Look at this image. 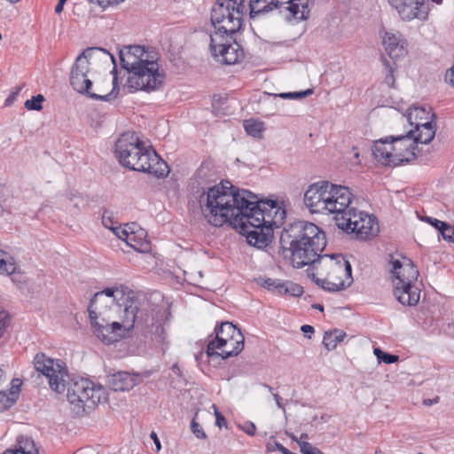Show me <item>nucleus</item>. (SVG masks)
<instances>
[{
    "label": "nucleus",
    "mask_w": 454,
    "mask_h": 454,
    "mask_svg": "<svg viewBox=\"0 0 454 454\" xmlns=\"http://www.w3.org/2000/svg\"><path fill=\"white\" fill-rule=\"evenodd\" d=\"M140 301L124 286L106 288L96 293L88 307L94 334L106 345L120 340L134 327L147 330L153 341L163 353L168 348L164 327L169 313L163 308L152 309L151 313L139 309Z\"/></svg>",
    "instance_id": "1"
},
{
    "label": "nucleus",
    "mask_w": 454,
    "mask_h": 454,
    "mask_svg": "<svg viewBox=\"0 0 454 454\" xmlns=\"http://www.w3.org/2000/svg\"><path fill=\"white\" fill-rule=\"evenodd\" d=\"M211 188L203 192L199 203L201 213L207 222L215 227L229 223L233 228L244 231L248 244L258 248L266 247L272 240L273 229L262 223L257 216H253L246 211V206H237L231 202L220 205V200H214Z\"/></svg>",
    "instance_id": "2"
},
{
    "label": "nucleus",
    "mask_w": 454,
    "mask_h": 454,
    "mask_svg": "<svg viewBox=\"0 0 454 454\" xmlns=\"http://www.w3.org/2000/svg\"><path fill=\"white\" fill-rule=\"evenodd\" d=\"M35 371L48 380L50 388L56 393L67 391V397L71 404L91 409L100 403L104 388L89 379L73 378L69 380L67 368L60 359H52L43 353L35 355L33 360Z\"/></svg>",
    "instance_id": "3"
},
{
    "label": "nucleus",
    "mask_w": 454,
    "mask_h": 454,
    "mask_svg": "<svg viewBox=\"0 0 454 454\" xmlns=\"http://www.w3.org/2000/svg\"><path fill=\"white\" fill-rule=\"evenodd\" d=\"M279 244V254L293 267L301 269L324 259L321 253L326 247L325 233L313 223L298 221L281 231Z\"/></svg>",
    "instance_id": "4"
},
{
    "label": "nucleus",
    "mask_w": 454,
    "mask_h": 454,
    "mask_svg": "<svg viewBox=\"0 0 454 454\" xmlns=\"http://www.w3.org/2000/svg\"><path fill=\"white\" fill-rule=\"evenodd\" d=\"M121 67L129 73L126 86L129 92L160 89L165 73L160 68V55L153 48L129 45L120 51Z\"/></svg>",
    "instance_id": "5"
},
{
    "label": "nucleus",
    "mask_w": 454,
    "mask_h": 454,
    "mask_svg": "<svg viewBox=\"0 0 454 454\" xmlns=\"http://www.w3.org/2000/svg\"><path fill=\"white\" fill-rule=\"evenodd\" d=\"M210 188L212 193L210 197L214 200H220V204L223 205L232 202L237 206H242V207L246 205V211L248 214L257 216L260 223L272 229L281 226L286 216V210L276 200H259L256 194L247 190H239L229 181L221 182Z\"/></svg>",
    "instance_id": "6"
},
{
    "label": "nucleus",
    "mask_w": 454,
    "mask_h": 454,
    "mask_svg": "<svg viewBox=\"0 0 454 454\" xmlns=\"http://www.w3.org/2000/svg\"><path fill=\"white\" fill-rule=\"evenodd\" d=\"M119 163L129 169L164 177L169 173L168 164L154 150L147 149L134 132L121 134L115 143Z\"/></svg>",
    "instance_id": "7"
},
{
    "label": "nucleus",
    "mask_w": 454,
    "mask_h": 454,
    "mask_svg": "<svg viewBox=\"0 0 454 454\" xmlns=\"http://www.w3.org/2000/svg\"><path fill=\"white\" fill-rule=\"evenodd\" d=\"M352 193L348 187L337 185L329 181L310 184L304 193V205L311 213L334 214L351 202Z\"/></svg>",
    "instance_id": "8"
},
{
    "label": "nucleus",
    "mask_w": 454,
    "mask_h": 454,
    "mask_svg": "<svg viewBox=\"0 0 454 454\" xmlns=\"http://www.w3.org/2000/svg\"><path fill=\"white\" fill-rule=\"evenodd\" d=\"M95 52H103L104 54H109V52L99 47H90L85 49L75 59L71 72H70V83L74 90L79 93L86 94L90 98L100 101H111L115 98L119 92V86L117 82L116 68L114 67L113 73L114 74L113 79V89L106 95H99L97 93L90 92V90L92 86V82L88 78V73L90 71L89 59L92 57Z\"/></svg>",
    "instance_id": "9"
},
{
    "label": "nucleus",
    "mask_w": 454,
    "mask_h": 454,
    "mask_svg": "<svg viewBox=\"0 0 454 454\" xmlns=\"http://www.w3.org/2000/svg\"><path fill=\"white\" fill-rule=\"evenodd\" d=\"M246 0H218L211 10L212 33L233 35L242 26Z\"/></svg>",
    "instance_id": "10"
},
{
    "label": "nucleus",
    "mask_w": 454,
    "mask_h": 454,
    "mask_svg": "<svg viewBox=\"0 0 454 454\" xmlns=\"http://www.w3.org/2000/svg\"><path fill=\"white\" fill-rule=\"evenodd\" d=\"M326 258L325 262L320 261L324 270L326 271L325 278H319L312 274L314 282L323 289L330 292H337L348 287L352 282L351 264L341 254L323 255Z\"/></svg>",
    "instance_id": "11"
},
{
    "label": "nucleus",
    "mask_w": 454,
    "mask_h": 454,
    "mask_svg": "<svg viewBox=\"0 0 454 454\" xmlns=\"http://www.w3.org/2000/svg\"><path fill=\"white\" fill-rule=\"evenodd\" d=\"M273 9H279L280 12H285L286 19L288 21L306 20L309 18L310 13L309 0H289L286 3L278 0L249 1V13L252 19L257 15L267 13Z\"/></svg>",
    "instance_id": "12"
},
{
    "label": "nucleus",
    "mask_w": 454,
    "mask_h": 454,
    "mask_svg": "<svg viewBox=\"0 0 454 454\" xmlns=\"http://www.w3.org/2000/svg\"><path fill=\"white\" fill-rule=\"evenodd\" d=\"M391 136L374 143L372 154L377 161L388 167H396L404 162H411L416 158L414 148L404 147V141H392Z\"/></svg>",
    "instance_id": "13"
},
{
    "label": "nucleus",
    "mask_w": 454,
    "mask_h": 454,
    "mask_svg": "<svg viewBox=\"0 0 454 454\" xmlns=\"http://www.w3.org/2000/svg\"><path fill=\"white\" fill-rule=\"evenodd\" d=\"M209 48L218 62L234 65L244 59V51L232 35L221 33H210Z\"/></svg>",
    "instance_id": "14"
},
{
    "label": "nucleus",
    "mask_w": 454,
    "mask_h": 454,
    "mask_svg": "<svg viewBox=\"0 0 454 454\" xmlns=\"http://www.w3.org/2000/svg\"><path fill=\"white\" fill-rule=\"evenodd\" d=\"M214 333L215 338L209 340L207 347V355L211 357L214 356V353H216L215 348L231 345L232 340H235L237 344L245 340L241 331L228 321L216 325Z\"/></svg>",
    "instance_id": "15"
},
{
    "label": "nucleus",
    "mask_w": 454,
    "mask_h": 454,
    "mask_svg": "<svg viewBox=\"0 0 454 454\" xmlns=\"http://www.w3.org/2000/svg\"><path fill=\"white\" fill-rule=\"evenodd\" d=\"M429 0H388L403 20H425L428 14Z\"/></svg>",
    "instance_id": "16"
},
{
    "label": "nucleus",
    "mask_w": 454,
    "mask_h": 454,
    "mask_svg": "<svg viewBox=\"0 0 454 454\" xmlns=\"http://www.w3.org/2000/svg\"><path fill=\"white\" fill-rule=\"evenodd\" d=\"M435 135V129L433 127L432 123L429 125L422 126L419 130L410 129L406 135L404 136H397V137H392V141H404L405 148H414V153H416L417 145L419 144H428L430 143Z\"/></svg>",
    "instance_id": "17"
},
{
    "label": "nucleus",
    "mask_w": 454,
    "mask_h": 454,
    "mask_svg": "<svg viewBox=\"0 0 454 454\" xmlns=\"http://www.w3.org/2000/svg\"><path fill=\"white\" fill-rule=\"evenodd\" d=\"M393 294L396 300L404 306H415L420 299V290L414 282L393 280Z\"/></svg>",
    "instance_id": "18"
},
{
    "label": "nucleus",
    "mask_w": 454,
    "mask_h": 454,
    "mask_svg": "<svg viewBox=\"0 0 454 454\" xmlns=\"http://www.w3.org/2000/svg\"><path fill=\"white\" fill-rule=\"evenodd\" d=\"M351 202L343 207V208H337L334 213L336 225L346 231L347 233H353L355 229L359 225V218L362 217L364 212H356V209L350 206Z\"/></svg>",
    "instance_id": "19"
},
{
    "label": "nucleus",
    "mask_w": 454,
    "mask_h": 454,
    "mask_svg": "<svg viewBox=\"0 0 454 454\" xmlns=\"http://www.w3.org/2000/svg\"><path fill=\"white\" fill-rule=\"evenodd\" d=\"M390 263L392 264L393 280H403V283L417 280L419 270L410 259L403 258V261L392 259Z\"/></svg>",
    "instance_id": "20"
},
{
    "label": "nucleus",
    "mask_w": 454,
    "mask_h": 454,
    "mask_svg": "<svg viewBox=\"0 0 454 454\" xmlns=\"http://www.w3.org/2000/svg\"><path fill=\"white\" fill-rule=\"evenodd\" d=\"M141 380V374H130L127 372H118L107 377V384L114 391H128Z\"/></svg>",
    "instance_id": "21"
},
{
    "label": "nucleus",
    "mask_w": 454,
    "mask_h": 454,
    "mask_svg": "<svg viewBox=\"0 0 454 454\" xmlns=\"http://www.w3.org/2000/svg\"><path fill=\"white\" fill-rule=\"evenodd\" d=\"M434 118V114L430 107L419 106L410 108L406 119L411 126L419 130L422 126L429 125Z\"/></svg>",
    "instance_id": "22"
},
{
    "label": "nucleus",
    "mask_w": 454,
    "mask_h": 454,
    "mask_svg": "<svg viewBox=\"0 0 454 454\" xmlns=\"http://www.w3.org/2000/svg\"><path fill=\"white\" fill-rule=\"evenodd\" d=\"M383 44L392 61L405 55L407 52L404 47V41L401 38L400 35L386 32L383 36Z\"/></svg>",
    "instance_id": "23"
},
{
    "label": "nucleus",
    "mask_w": 454,
    "mask_h": 454,
    "mask_svg": "<svg viewBox=\"0 0 454 454\" xmlns=\"http://www.w3.org/2000/svg\"><path fill=\"white\" fill-rule=\"evenodd\" d=\"M359 218V225L354 232L359 239H369L379 232V224L376 218L368 214H362Z\"/></svg>",
    "instance_id": "24"
},
{
    "label": "nucleus",
    "mask_w": 454,
    "mask_h": 454,
    "mask_svg": "<svg viewBox=\"0 0 454 454\" xmlns=\"http://www.w3.org/2000/svg\"><path fill=\"white\" fill-rule=\"evenodd\" d=\"M146 231L138 227L129 232L126 243L130 247L140 253H146L150 250V243L145 239Z\"/></svg>",
    "instance_id": "25"
},
{
    "label": "nucleus",
    "mask_w": 454,
    "mask_h": 454,
    "mask_svg": "<svg viewBox=\"0 0 454 454\" xmlns=\"http://www.w3.org/2000/svg\"><path fill=\"white\" fill-rule=\"evenodd\" d=\"M6 382L5 372H4V380L0 383V411L10 408L17 400L19 387L20 384L12 385L11 390L7 391L4 389V385Z\"/></svg>",
    "instance_id": "26"
},
{
    "label": "nucleus",
    "mask_w": 454,
    "mask_h": 454,
    "mask_svg": "<svg viewBox=\"0 0 454 454\" xmlns=\"http://www.w3.org/2000/svg\"><path fill=\"white\" fill-rule=\"evenodd\" d=\"M231 345H224L223 347L215 348V352L213 356H220L222 359H227L231 356H238L244 348V341L239 344L235 340L231 341Z\"/></svg>",
    "instance_id": "27"
},
{
    "label": "nucleus",
    "mask_w": 454,
    "mask_h": 454,
    "mask_svg": "<svg viewBox=\"0 0 454 454\" xmlns=\"http://www.w3.org/2000/svg\"><path fill=\"white\" fill-rule=\"evenodd\" d=\"M346 333L340 329L326 332L323 338V344L327 350H333L337 345L343 341Z\"/></svg>",
    "instance_id": "28"
},
{
    "label": "nucleus",
    "mask_w": 454,
    "mask_h": 454,
    "mask_svg": "<svg viewBox=\"0 0 454 454\" xmlns=\"http://www.w3.org/2000/svg\"><path fill=\"white\" fill-rule=\"evenodd\" d=\"M16 270V264L13 257L7 252L0 249V274L12 275Z\"/></svg>",
    "instance_id": "29"
},
{
    "label": "nucleus",
    "mask_w": 454,
    "mask_h": 454,
    "mask_svg": "<svg viewBox=\"0 0 454 454\" xmlns=\"http://www.w3.org/2000/svg\"><path fill=\"white\" fill-rule=\"evenodd\" d=\"M18 446L19 448L17 450L19 454H38L35 442L29 437H19Z\"/></svg>",
    "instance_id": "30"
},
{
    "label": "nucleus",
    "mask_w": 454,
    "mask_h": 454,
    "mask_svg": "<svg viewBox=\"0 0 454 454\" xmlns=\"http://www.w3.org/2000/svg\"><path fill=\"white\" fill-rule=\"evenodd\" d=\"M278 286L279 294H290L292 296L299 297L303 294L302 286L291 281L283 282V284Z\"/></svg>",
    "instance_id": "31"
},
{
    "label": "nucleus",
    "mask_w": 454,
    "mask_h": 454,
    "mask_svg": "<svg viewBox=\"0 0 454 454\" xmlns=\"http://www.w3.org/2000/svg\"><path fill=\"white\" fill-rule=\"evenodd\" d=\"M244 128L247 133L254 137H260L263 131L262 122L254 121L253 119L244 121Z\"/></svg>",
    "instance_id": "32"
},
{
    "label": "nucleus",
    "mask_w": 454,
    "mask_h": 454,
    "mask_svg": "<svg viewBox=\"0 0 454 454\" xmlns=\"http://www.w3.org/2000/svg\"><path fill=\"white\" fill-rule=\"evenodd\" d=\"M137 228V225L135 223H131L125 224L123 227H121V225H115L111 231L118 239L126 242L127 239L129 236V232H131L132 230H135Z\"/></svg>",
    "instance_id": "33"
},
{
    "label": "nucleus",
    "mask_w": 454,
    "mask_h": 454,
    "mask_svg": "<svg viewBox=\"0 0 454 454\" xmlns=\"http://www.w3.org/2000/svg\"><path fill=\"white\" fill-rule=\"evenodd\" d=\"M374 355L376 356L378 361L380 363H385L387 364H391L398 361L399 356L396 355H393L390 353H387L381 350L380 348H375L373 350Z\"/></svg>",
    "instance_id": "34"
},
{
    "label": "nucleus",
    "mask_w": 454,
    "mask_h": 454,
    "mask_svg": "<svg viewBox=\"0 0 454 454\" xmlns=\"http://www.w3.org/2000/svg\"><path fill=\"white\" fill-rule=\"evenodd\" d=\"M197 417H198V412L195 413L193 419L191 421V425H190L191 431L196 436V438L205 440L207 438V435L205 433L202 427L200 426V424L197 421Z\"/></svg>",
    "instance_id": "35"
},
{
    "label": "nucleus",
    "mask_w": 454,
    "mask_h": 454,
    "mask_svg": "<svg viewBox=\"0 0 454 454\" xmlns=\"http://www.w3.org/2000/svg\"><path fill=\"white\" fill-rule=\"evenodd\" d=\"M383 64L387 71V74L386 75L385 78V82L389 86H393L395 83L394 72L395 70V61H389L387 59L383 58Z\"/></svg>",
    "instance_id": "36"
},
{
    "label": "nucleus",
    "mask_w": 454,
    "mask_h": 454,
    "mask_svg": "<svg viewBox=\"0 0 454 454\" xmlns=\"http://www.w3.org/2000/svg\"><path fill=\"white\" fill-rule=\"evenodd\" d=\"M44 101V97L42 94L32 97L25 102V107L28 110L40 111L43 108L42 103Z\"/></svg>",
    "instance_id": "37"
},
{
    "label": "nucleus",
    "mask_w": 454,
    "mask_h": 454,
    "mask_svg": "<svg viewBox=\"0 0 454 454\" xmlns=\"http://www.w3.org/2000/svg\"><path fill=\"white\" fill-rule=\"evenodd\" d=\"M313 93V90L311 89H308L306 90L302 91H297V92H284L278 94V97L284 99H300L304 98Z\"/></svg>",
    "instance_id": "38"
},
{
    "label": "nucleus",
    "mask_w": 454,
    "mask_h": 454,
    "mask_svg": "<svg viewBox=\"0 0 454 454\" xmlns=\"http://www.w3.org/2000/svg\"><path fill=\"white\" fill-rule=\"evenodd\" d=\"M102 223L106 228L112 230L118 223L114 219V213L105 209L102 214Z\"/></svg>",
    "instance_id": "39"
},
{
    "label": "nucleus",
    "mask_w": 454,
    "mask_h": 454,
    "mask_svg": "<svg viewBox=\"0 0 454 454\" xmlns=\"http://www.w3.org/2000/svg\"><path fill=\"white\" fill-rule=\"evenodd\" d=\"M298 444L302 454H325L308 442H298Z\"/></svg>",
    "instance_id": "40"
},
{
    "label": "nucleus",
    "mask_w": 454,
    "mask_h": 454,
    "mask_svg": "<svg viewBox=\"0 0 454 454\" xmlns=\"http://www.w3.org/2000/svg\"><path fill=\"white\" fill-rule=\"evenodd\" d=\"M440 233L444 240L454 242V226L445 223V226L442 227Z\"/></svg>",
    "instance_id": "41"
},
{
    "label": "nucleus",
    "mask_w": 454,
    "mask_h": 454,
    "mask_svg": "<svg viewBox=\"0 0 454 454\" xmlns=\"http://www.w3.org/2000/svg\"><path fill=\"white\" fill-rule=\"evenodd\" d=\"M283 284V282H280L278 279L273 278H266L263 282V286L267 287L269 290L276 291L278 294H279V286Z\"/></svg>",
    "instance_id": "42"
},
{
    "label": "nucleus",
    "mask_w": 454,
    "mask_h": 454,
    "mask_svg": "<svg viewBox=\"0 0 454 454\" xmlns=\"http://www.w3.org/2000/svg\"><path fill=\"white\" fill-rule=\"evenodd\" d=\"M212 407H213V409L215 411V425L219 428H222L223 426L226 427L227 420H226L225 417L223 415V413L221 411H219V410H218V408L216 407L215 404H213Z\"/></svg>",
    "instance_id": "43"
},
{
    "label": "nucleus",
    "mask_w": 454,
    "mask_h": 454,
    "mask_svg": "<svg viewBox=\"0 0 454 454\" xmlns=\"http://www.w3.org/2000/svg\"><path fill=\"white\" fill-rule=\"evenodd\" d=\"M8 325V313L5 310H0V338L6 330Z\"/></svg>",
    "instance_id": "44"
},
{
    "label": "nucleus",
    "mask_w": 454,
    "mask_h": 454,
    "mask_svg": "<svg viewBox=\"0 0 454 454\" xmlns=\"http://www.w3.org/2000/svg\"><path fill=\"white\" fill-rule=\"evenodd\" d=\"M242 430L248 435L253 436L255 434L256 427L253 422L248 421L242 426Z\"/></svg>",
    "instance_id": "45"
},
{
    "label": "nucleus",
    "mask_w": 454,
    "mask_h": 454,
    "mask_svg": "<svg viewBox=\"0 0 454 454\" xmlns=\"http://www.w3.org/2000/svg\"><path fill=\"white\" fill-rule=\"evenodd\" d=\"M427 222H428L432 226H434L439 232L442 226H445L446 222L440 221L436 218L427 217Z\"/></svg>",
    "instance_id": "46"
},
{
    "label": "nucleus",
    "mask_w": 454,
    "mask_h": 454,
    "mask_svg": "<svg viewBox=\"0 0 454 454\" xmlns=\"http://www.w3.org/2000/svg\"><path fill=\"white\" fill-rule=\"evenodd\" d=\"M70 200L72 202H74V207H83L85 204H86V201L83 200V198H82L81 196H76V195H74Z\"/></svg>",
    "instance_id": "47"
},
{
    "label": "nucleus",
    "mask_w": 454,
    "mask_h": 454,
    "mask_svg": "<svg viewBox=\"0 0 454 454\" xmlns=\"http://www.w3.org/2000/svg\"><path fill=\"white\" fill-rule=\"evenodd\" d=\"M151 438L153 440L157 451H160L161 449L160 442L156 434V433L152 432L150 434Z\"/></svg>",
    "instance_id": "48"
},
{
    "label": "nucleus",
    "mask_w": 454,
    "mask_h": 454,
    "mask_svg": "<svg viewBox=\"0 0 454 454\" xmlns=\"http://www.w3.org/2000/svg\"><path fill=\"white\" fill-rule=\"evenodd\" d=\"M440 398L438 396L433 398V399H424L423 404L426 406H431L433 404H435L439 402Z\"/></svg>",
    "instance_id": "49"
},
{
    "label": "nucleus",
    "mask_w": 454,
    "mask_h": 454,
    "mask_svg": "<svg viewBox=\"0 0 454 454\" xmlns=\"http://www.w3.org/2000/svg\"><path fill=\"white\" fill-rule=\"evenodd\" d=\"M301 332L304 333V334H307V333H314V327L309 325H303L301 327Z\"/></svg>",
    "instance_id": "50"
},
{
    "label": "nucleus",
    "mask_w": 454,
    "mask_h": 454,
    "mask_svg": "<svg viewBox=\"0 0 454 454\" xmlns=\"http://www.w3.org/2000/svg\"><path fill=\"white\" fill-rule=\"evenodd\" d=\"M446 80L454 87V67L446 74Z\"/></svg>",
    "instance_id": "51"
},
{
    "label": "nucleus",
    "mask_w": 454,
    "mask_h": 454,
    "mask_svg": "<svg viewBox=\"0 0 454 454\" xmlns=\"http://www.w3.org/2000/svg\"><path fill=\"white\" fill-rule=\"evenodd\" d=\"M67 2V0H59V3L57 4L55 7V12L57 13H60L63 11L64 4Z\"/></svg>",
    "instance_id": "52"
},
{
    "label": "nucleus",
    "mask_w": 454,
    "mask_h": 454,
    "mask_svg": "<svg viewBox=\"0 0 454 454\" xmlns=\"http://www.w3.org/2000/svg\"><path fill=\"white\" fill-rule=\"evenodd\" d=\"M273 397L276 401L277 406L285 411V408L281 403L282 398L278 394H273Z\"/></svg>",
    "instance_id": "53"
},
{
    "label": "nucleus",
    "mask_w": 454,
    "mask_h": 454,
    "mask_svg": "<svg viewBox=\"0 0 454 454\" xmlns=\"http://www.w3.org/2000/svg\"><path fill=\"white\" fill-rule=\"evenodd\" d=\"M312 308L316 309H318L320 311H323L324 310V306L322 304H319V303H317V304H313L312 305Z\"/></svg>",
    "instance_id": "54"
},
{
    "label": "nucleus",
    "mask_w": 454,
    "mask_h": 454,
    "mask_svg": "<svg viewBox=\"0 0 454 454\" xmlns=\"http://www.w3.org/2000/svg\"><path fill=\"white\" fill-rule=\"evenodd\" d=\"M4 454H19L18 450H7L4 452Z\"/></svg>",
    "instance_id": "55"
},
{
    "label": "nucleus",
    "mask_w": 454,
    "mask_h": 454,
    "mask_svg": "<svg viewBox=\"0 0 454 454\" xmlns=\"http://www.w3.org/2000/svg\"><path fill=\"white\" fill-rule=\"evenodd\" d=\"M262 387H264L265 388H267L270 392L272 391V387L267 384H262Z\"/></svg>",
    "instance_id": "56"
},
{
    "label": "nucleus",
    "mask_w": 454,
    "mask_h": 454,
    "mask_svg": "<svg viewBox=\"0 0 454 454\" xmlns=\"http://www.w3.org/2000/svg\"><path fill=\"white\" fill-rule=\"evenodd\" d=\"M301 439L303 440V439H308V434L303 433L301 434Z\"/></svg>",
    "instance_id": "57"
},
{
    "label": "nucleus",
    "mask_w": 454,
    "mask_h": 454,
    "mask_svg": "<svg viewBox=\"0 0 454 454\" xmlns=\"http://www.w3.org/2000/svg\"><path fill=\"white\" fill-rule=\"evenodd\" d=\"M172 370H173L174 372L178 371V370H179V368H178L177 364H174V365L172 366Z\"/></svg>",
    "instance_id": "58"
},
{
    "label": "nucleus",
    "mask_w": 454,
    "mask_h": 454,
    "mask_svg": "<svg viewBox=\"0 0 454 454\" xmlns=\"http://www.w3.org/2000/svg\"><path fill=\"white\" fill-rule=\"evenodd\" d=\"M434 3L440 4H442V0H432Z\"/></svg>",
    "instance_id": "59"
},
{
    "label": "nucleus",
    "mask_w": 454,
    "mask_h": 454,
    "mask_svg": "<svg viewBox=\"0 0 454 454\" xmlns=\"http://www.w3.org/2000/svg\"><path fill=\"white\" fill-rule=\"evenodd\" d=\"M292 439H293L294 441H295L297 443H298V442H300V441L296 438V436L292 435Z\"/></svg>",
    "instance_id": "60"
},
{
    "label": "nucleus",
    "mask_w": 454,
    "mask_h": 454,
    "mask_svg": "<svg viewBox=\"0 0 454 454\" xmlns=\"http://www.w3.org/2000/svg\"><path fill=\"white\" fill-rule=\"evenodd\" d=\"M109 55H110V57H111V59H112L113 62H114V63H115V59H114V57L113 55H111V54H109Z\"/></svg>",
    "instance_id": "61"
},
{
    "label": "nucleus",
    "mask_w": 454,
    "mask_h": 454,
    "mask_svg": "<svg viewBox=\"0 0 454 454\" xmlns=\"http://www.w3.org/2000/svg\"><path fill=\"white\" fill-rule=\"evenodd\" d=\"M15 381H17V382H18V381H19V379L13 380H12V383H14Z\"/></svg>",
    "instance_id": "62"
},
{
    "label": "nucleus",
    "mask_w": 454,
    "mask_h": 454,
    "mask_svg": "<svg viewBox=\"0 0 454 454\" xmlns=\"http://www.w3.org/2000/svg\"><path fill=\"white\" fill-rule=\"evenodd\" d=\"M2 39V34L0 33V40Z\"/></svg>",
    "instance_id": "63"
}]
</instances>
